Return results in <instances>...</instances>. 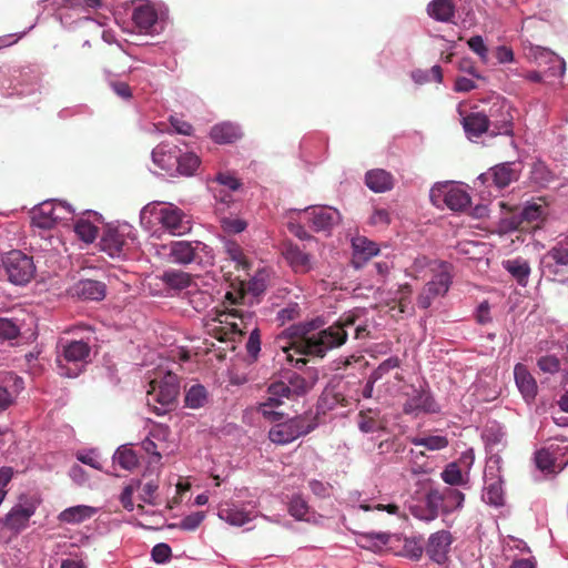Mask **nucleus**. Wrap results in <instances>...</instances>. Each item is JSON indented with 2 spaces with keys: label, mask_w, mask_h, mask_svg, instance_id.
Wrapping results in <instances>:
<instances>
[{
  "label": "nucleus",
  "mask_w": 568,
  "mask_h": 568,
  "mask_svg": "<svg viewBox=\"0 0 568 568\" xmlns=\"http://www.w3.org/2000/svg\"><path fill=\"white\" fill-rule=\"evenodd\" d=\"M365 316L364 308H354L344 313L335 324L317 333L313 331L322 325L320 318L291 325L286 333L294 341L290 346H283L285 359L295 367H302L305 359L301 356L324 357L328 351L346 342L349 327H354L355 338L366 337L368 332Z\"/></svg>",
  "instance_id": "f257e3e1"
},
{
  "label": "nucleus",
  "mask_w": 568,
  "mask_h": 568,
  "mask_svg": "<svg viewBox=\"0 0 568 568\" xmlns=\"http://www.w3.org/2000/svg\"><path fill=\"white\" fill-rule=\"evenodd\" d=\"M180 393V383L176 374L159 368L150 379L146 403L153 406L156 415H164L175 402Z\"/></svg>",
  "instance_id": "f03ea898"
},
{
  "label": "nucleus",
  "mask_w": 568,
  "mask_h": 568,
  "mask_svg": "<svg viewBox=\"0 0 568 568\" xmlns=\"http://www.w3.org/2000/svg\"><path fill=\"white\" fill-rule=\"evenodd\" d=\"M152 217L161 223L162 233L170 236H182L190 230L189 221H184L183 212L172 204L166 205L161 202L146 204L140 213L141 223L150 224Z\"/></svg>",
  "instance_id": "7ed1b4c3"
},
{
  "label": "nucleus",
  "mask_w": 568,
  "mask_h": 568,
  "mask_svg": "<svg viewBox=\"0 0 568 568\" xmlns=\"http://www.w3.org/2000/svg\"><path fill=\"white\" fill-rule=\"evenodd\" d=\"M91 348L89 344L80 341H61L58 345L57 367L63 377H78L88 363Z\"/></svg>",
  "instance_id": "20e7f679"
},
{
  "label": "nucleus",
  "mask_w": 568,
  "mask_h": 568,
  "mask_svg": "<svg viewBox=\"0 0 568 568\" xmlns=\"http://www.w3.org/2000/svg\"><path fill=\"white\" fill-rule=\"evenodd\" d=\"M503 209H508L510 216L504 219V223L513 230L519 231H536L540 229L546 212V205L540 203H527L525 206L508 207L506 203L501 202Z\"/></svg>",
  "instance_id": "39448f33"
},
{
  "label": "nucleus",
  "mask_w": 568,
  "mask_h": 568,
  "mask_svg": "<svg viewBox=\"0 0 568 568\" xmlns=\"http://www.w3.org/2000/svg\"><path fill=\"white\" fill-rule=\"evenodd\" d=\"M535 464L547 474L560 473L568 465V442L556 439L535 453Z\"/></svg>",
  "instance_id": "423d86ee"
},
{
  "label": "nucleus",
  "mask_w": 568,
  "mask_h": 568,
  "mask_svg": "<svg viewBox=\"0 0 568 568\" xmlns=\"http://www.w3.org/2000/svg\"><path fill=\"white\" fill-rule=\"evenodd\" d=\"M300 220L317 233L329 235L341 223L342 216L337 209L327 205H312L300 212Z\"/></svg>",
  "instance_id": "0eeeda50"
},
{
  "label": "nucleus",
  "mask_w": 568,
  "mask_h": 568,
  "mask_svg": "<svg viewBox=\"0 0 568 568\" xmlns=\"http://www.w3.org/2000/svg\"><path fill=\"white\" fill-rule=\"evenodd\" d=\"M138 231L126 222L106 223L101 233L100 248H134Z\"/></svg>",
  "instance_id": "6e6552de"
},
{
  "label": "nucleus",
  "mask_w": 568,
  "mask_h": 568,
  "mask_svg": "<svg viewBox=\"0 0 568 568\" xmlns=\"http://www.w3.org/2000/svg\"><path fill=\"white\" fill-rule=\"evenodd\" d=\"M6 272L11 283L24 285L30 282L36 272V266L31 256L23 251H8L2 258Z\"/></svg>",
  "instance_id": "1a4fd4ad"
},
{
  "label": "nucleus",
  "mask_w": 568,
  "mask_h": 568,
  "mask_svg": "<svg viewBox=\"0 0 568 568\" xmlns=\"http://www.w3.org/2000/svg\"><path fill=\"white\" fill-rule=\"evenodd\" d=\"M430 200L437 206L444 203L452 211H464L470 205L469 194L454 184H444L432 189Z\"/></svg>",
  "instance_id": "9d476101"
},
{
  "label": "nucleus",
  "mask_w": 568,
  "mask_h": 568,
  "mask_svg": "<svg viewBox=\"0 0 568 568\" xmlns=\"http://www.w3.org/2000/svg\"><path fill=\"white\" fill-rule=\"evenodd\" d=\"M440 410L428 387H412L407 393V399L403 405V412L407 415L435 414Z\"/></svg>",
  "instance_id": "9b49d317"
},
{
  "label": "nucleus",
  "mask_w": 568,
  "mask_h": 568,
  "mask_svg": "<svg viewBox=\"0 0 568 568\" xmlns=\"http://www.w3.org/2000/svg\"><path fill=\"white\" fill-rule=\"evenodd\" d=\"M38 501L27 495L19 496L18 503L4 517V526L14 531L27 528L30 518L36 514Z\"/></svg>",
  "instance_id": "f8f14e48"
},
{
  "label": "nucleus",
  "mask_w": 568,
  "mask_h": 568,
  "mask_svg": "<svg viewBox=\"0 0 568 568\" xmlns=\"http://www.w3.org/2000/svg\"><path fill=\"white\" fill-rule=\"evenodd\" d=\"M313 426L304 424L302 417H294L285 423H280L271 428L268 438L274 444L286 445L301 436L307 435L313 430Z\"/></svg>",
  "instance_id": "ddd939ff"
},
{
  "label": "nucleus",
  "mask_w": 568,
  "mask_h": 568,
  "mask_svg": "<svg viewBox=\"0 0 568 568\" xmlns=\"http://www.w3.org/2000/svg\"><path fill=\"white\" fill-rule=\"evenodd\" d=\"M293 396L287 388L285 381H276L267 387V398L258 406V412L272 422L281 420L283 414L275 410L276 407L283 404L284 398H292Z\"/></svg>",
  "instance_id": "4468645a"
},
{
  "label": "nucleus",
  "mask_w": 568,
  "mask_h": 568,
  "mask_svg": "<svg viewBox=\"0 0 568 568\" xmlns=\"http://www.w3.org/2000/svg\"><path fill=\"white\" fill-rule=\"evenodd\" d=\"M542 275L565 283L568 278V251H547L540 260Z\"/></svg>",
  "instance_id": "2eb2a0df"
},
{
  "label": "nucleus",
  "mask_w": 568,
  "mask_h": 568,
  "mask_svg": "<svg viewBox=\"0 0 568 568\" xmlns=\"http://www.w3.org/2000/svg\"><path fill=\"white\" fill-rule=\"evenodd\" d=\"M498 464V460L494 462ZM483 500L494 507L504 505L503 481L498 465L488 464L484 473Z\"/></svg>",
  "instance_id": "dca6fc26"
},
{
  "label": "nucleus",
  "mask_w": 568,
  "mask_h": 568,
  "mask_svg": "<svg viewBox=\"0 0 568 568\" xmlns=\"http://www.w3.org/2000/svg\"><path fill=\"white\" fill-rule=\"evenodd\" d=\"M489 128H493V134H510L513 132V115L510 108L505 101L495 102L490 109Z\"/></svg>",
  "instance_id": "f3484780"
},
{
  "label": "nucleus",
  "mask_w": 568,
  "mask_h": 568,
  "mask_svg": "<svg viewBox=\"0 0 568 568\" xmlns=\"http://www.w3.org/2000/svg\"><path fill=\"white\" fill-rule=\"evenodd\" d=\"M54 200L40 203L31 210V224L38 232H48L59 223L55 214Z\"/></svg>",
  "instance_id": "a211bd4d"
},
{
  "label": "nucleus",
  "mask_w": 568,
  "mask_h": 568,
  "mask_svg": "<svg viewBox=\"0 0 568 568\" xmlns=\"http://www.w3.org/2000/svg\"><path fill=\"white\" fill-rule=\"evenodd\" d=\"M453 538L449 531L439 530L428 538L426 552L430 560L436 564H444L447 559Z\"/></svg>",
  "instance_id": "6ab92c4d"
},
{
  "label": "nucleus",
  "mask_w": 568,
  "mask_h": 568,
  "mask_svg": "<svg viewBox=\"0 0 568 568\" xmlns=\"http://www.w3.org/2000/svg\"><path fill=\"white\" fill-rule=\"evenodd\" d=\"M217 516L231 526L242 527L252 521L257 513L246 509L243 505L225 504L219 508Z\"/></svg>",
  "instance_id": "aec40b11"
},
{
  "label": "nucleus",
  "mask_w": 568,
  "mask_h": 568,
  "mask_svg": "<svg viewBox=\"0 0 568 568\" xmlns=\"http://www.w3.org/2000/svg\"><path fill=\"white\" fill-rule=\"evenodd\" d=\"M514 378L516 386L525 402L531 403L535 400L538 393V385L526 365L521 363L515 365Z\"/></svg>",
  "instance_id": "412c9836"
},
{
  "label": "nucleus",
  "mask_w": 568,
  "mask_h": 568,
  "mask_svg": "<svg viewBox=\"0 0 568 568\" xmlns=\"http://www.w3.org/2000/svg\"><path fill=\"white\" fill-rule=\"evenodd\" d=\"M520 171V162H505L491 168L489 174L494 184L499 189H504L519 179Z\"/></svg>",
  "instance_id": "4be33fe9"
},
{
  "label": "nucleus",
  "mask_w": 568,
  "mask_h": 568,
  "mask_svg": "<svg viewBox=\"0 0 568 568\" xmlns=\"http://www.w3.org/2000/svg\"><path fill=\"white\" fill-rule=\"evenodd\" d=\"M452 265L447 262L438 263L436 273L426 284L427 292L437 296L445 295L452 285Z\"/></svg>",
  "instance_id": "5701e85b"
},
{
  "label": "nucleus",
  "mask_w": 568,
  "mask_h": 568,
  "mask_svg": "<svg viewBox=\"0 0 568 568\" xmlns=\"http://www.w3.org/2000/svg\"><path fill=\"white\" fill-rule=\"evenodd\" d=\"M98 513V508L88 505L68 507L58 515L62 524L79 525L91 519Z\"/></svg>",
  "instance_id": "b1692460"
},
{
  "label": "nucleus",
  "mask_w": 568,
  "mask_h": 568,
  "mask_svg": "<svg viewBox=\"0 0 568 568\" xmlns=\"http://www.w3.org/2000/svg\"><path fill=\"white\" fill-rule=\"evenodd\" d=\"M180 149L175 145L161 143L152 151L153 162L162 170L170 172L175 168Z\"/></svg>",
  "instance_id": "393cba45"
},
{
  "label": "nucleus",
  "mask_w": 568,
  "mask_h": 568,
  "mask_svg": "<svg viewBox=\"0 0 568 568\" xmlns=\"http://www.w3.org/2000/svg\"><path fill=\"white\" fill-rule=\"evenodd\" d=\"M242 135L240 126L231 122L215 124L210 131L211 139L219 144L235 143Z\"/></svg>",
  "instance_id": "a878e982"
},
{
  "label": "nucleus",
  "mask_w": 568,
  "mask_h": 568,
  "mask_svg": "<svg viewBox=\"0 0 568 568\" xmlns=\"http://www.w3.org/2000/svg\"><path fill=\"white\" fill-rule=\"evenodd\" d=\"M68 232L73 231L77 239L85 245H91L101 236L100 229L91 221L80 217L74 221L72 227H68Z\"/></svg>",
  "instance_id": "bb28decb"
},
{
  "label": "nucleus",
  "mask_w": 568,
  "mask_h": 568,
  "mask_svg": "<svg viewBox=\"0 0 568 568\" xmlns=\"http://www.w3.org/2000/svg\"><path fill=\"white\" fill-rule=\"evenodd\" d=\"M132 20L140 32L150 33L158 21V13L150 4L134 8Z\"/></svg>",
  "instance_id": "cd10ccee"
},
{
  "label": "nucleus",
  "mask_w": 568,
  "mask_h": 568,
  "mask_svg": "<svg viewBox=\"0 0 568 568\" xmlns=\"http://www.w3.org/2000/svg\"><path fill=\"white\" fill-rule=\"evenodd\" d=\"M427 13L439 22H452L456 13L454 0H433L428 3Z\"/></svg>",
  "instance_id": "c85d7f7f"
},
{
  "label": "nucleus",
  "mask_w": 568,
  "mask_h": 568,
  "mask_svg": "<svg viewBox=\"0 0 568 568\" xmlns=\"http://www.w3.org/2000/svg\"><path fill=\"white\" fill-rule=\"evenodd\" d=\"M365 183L369 190L376 193H382L393 187L394 180L389 172L382 169H375L366 173Z\"/></svg>",
  "instance_id": "c756f323"
},
{
  "label": "nucleus",
  "mask_w": 568,
  "mask_h": 568,
  "mask_svg": "<svg viewBox=\"0 0 568 568\" xmlns=\"http://www.w3.org/2000/svg\"><path fill=\"white\" fill-rule=\"evenodd\" d=\"M463 126L469 136L478 138L489 130V119L483 112H471L463 119Z\"/></svg>",
  "instance_id": "7c9ffc66"
},
{
  "label": "nucleus",
  "mask_w": 568,
  "mask_h": 568,
  "mask_svg": "<svg viewBox=\"0 0 568 568\" xmlns=\"http://www.w3.org/2000/svg\"><path fill=\"white\" fill-rule=\"evenodd\" d=\"M75 294L84 300L101 301L105 296V285L99 281L83 280L77 284Z\"/></svg>",
  "instance_id": "2f4dec72"
},
{
  "label": "nucleus",
  "mask_w": 568,
  "mask_h": 568,
  "mask_svg": "<svg viewBox=\"0 0 568 568\" xmlns=\"http://www.w3.org/2000/svg\"><path fill=\"white\" fill-rule=\"evenodd\" d=\"M503 266L507 270L517 283L521 286H526L530 274V267L526 260L517 257L514 260H506L503 262Z\"/></svg>",
  "instance_id": "473e14b6"
},
{
  "label": "nucleus",
  "mask_w": 568,
  "mask_h": 568,
  "mask_svg": "<svg viewBox=\"0 0 568 568\" xmlns=\"http://www.w3.org/2000/svg\"><path fill=\"white\" fill-rule=\"evenodd\" d=\"M287 388L290 389L291 395L302 396L306 394L315 384L316 375L313 374L310 379L304 378L303 376L291 373L286 376Z\"/></svg>",
  "instance_id": "72a5a7b5"
},
{
  "label": "nucleus",
  "mask_w": 568,
  "mask_h": 568,
  "mask_svg": "<svg viewBox=\"0 0 568 568\" xmlns=\"http://www.w3.org/2000/svg\"><path fill=\"white\" fill-rule=\"evenodd\" d=\"M538 368L546 374H556L561 372L564 378L568 376V359L564 362L555 355H544L537 361Z\"/></svg>",
  "instance_id": "f704fd0d"
},
{
  "label": "nucleus",
  "mask_w": 568,
  "mask_h": 568,
  "mask_svg": "<svg viewBox=\"0 0 568 568\" xmlns=\"http://www.w3.org/2000/svg\"><path fill=\"white\" fill-rule=\"evenodd\" d=\"M443 497V514L448 515L456 510H459L464 506L465 495L460 490L446 487L442 491Z\"/></svg>",
  "instance_id": "c9c22d12"
},
{
  "label": "nucleus",
  "mask_w": 568,
  "mask_h": 568,
  "mask_svg": "<svg viewBox=\"0 0 568 568\" xmlns=\"http://www.w3.org/2000/svg\"><path fill=\"white\" fill-rule=\"evenodd\" d=\"M400 364L402 361L398 356H389L383 361L369 375L373 377V381H381L392 371H396L394 378L398 382H402L404 379L403 373L397 371L400 367Z\"/></svg>",
  "instance_id": "e433bc0d"
},
{
  "label": "nucleus",
  "mask_w": 568,
  "mask_h": 568,
  "mask_svg": "<svg viewBox=\"0 0 568 568\" xmlns=\"http://www.w3.org/2000/svg\"><path fill=\"white\" fill-rule=\"evenodd\" d=\"M409 442L414 446L425 447L432 452L445 449L449 445L447 436L444 435L414 436Z\"/></svg>",
  "instance_id": "4c0bfd02"
},
{
  "label": "nucleus",
  "mask_w": 568,
  "mask_h": 568,
  "mask_svg": "<svg viewBox=\"0 0 568 568\" xmlns=\"http://www.w3.org/2000/svg\"><path fill=\"white\" fill-rule=\"evenodd\" d=\"M209 399V394L206 388L201 384L192 385L186 392L184 396L185 407L191 409L202 408Z\"/></svg>",
  "instance_id": "58836bf2"
},
{
  "label": "nucleus",
  "mask_w": 568,
  "mask_h": 568,
  "mask_svg": "<svg viewBox=\"0 0 568 568\" xmlns=\"http://www.w3.org/2000/svg\"><path fill=\"white\" fill-rule=\"evenodd\" d=\"M169 434L168 427H155L151 433L150 437H146L142 443L141 447L142 449L150 455H153L156 460L161 458V453L159 452V445L155 440L164 439L166 435Z\"/></svg>",
  "instance_id": "ea45409f"
},
{
  "label": "nucleus",
  "mask_w": 568,
  "mask_h": 568,
  "mask_svg": "<svg viewBox=\"0 0 568 568\" xmlns=\"http://www.w3.org/2000/svg\"><path fill=\"white\" fill-rule=\"evenodd\" d=\"M282 255L295 272H306L311 267L310 255L305 251H282Z\"/></svg>",
  "instance_id": "a19ab883"
},
{
  "label": "nucleus",
  "mask_w": 568,
  "mask_h": 568,
  "mask_svg": "<svg viewBox=\"0 0 568 568\" xmlns=\"http://www.w3.org/2000/svg\"><path fill=\"white\" fill-rule=\"evenodd\" d=\"M389 541L386 532H366L359 536L358 545L368 550L378 551Z\"/></svg>",
  "instance_id": "79ce46f5"
},
{
  "label": "nucleus",
  "mask_w": 568,
  "mask_h": 568,
  "mask_svg": "<svg viewBox=\"0 0 568 568\" xmlns=\"http://www.w3.org/2000/svg\"><path fill=\"white\" fill-rule=\"evenodd\" d=\"M161 278L169 287L178 291L186 288L191 283V277L187 273L175 270L165 271Z\"/></svg>",
  "instance_id": "37998d69"
},
{
  "label": "nucleus",
  "mask_w": 568,
  "mask_h": 568,
  "mask_svg": "<svg viewBox=\"0 0 568 568\" xmlns=\"http://www.w3.org/2000/svg\"><path fill=\"white\" fill-rule=\"evenodd\" d=\"M288 513L296 520L311 521L310 507L301 495H294L288 504Z\"/></svg>",
  "instance_id": "c03bdc74"
},
{
  "label": "nucleus",
  "mask_w": 568,
  "mask_h": 568,
  "mask_svg": "<svg viewBox=\"0 0 568 568\" xmlns=\"http://www.w3.org/2000/svg\"><path fill=\"white\" fill-rule=\"evenodd\" d=\"M200 165V159L194 153H178L176 171L182 175H192Z\"/></svg>",
  "instance_id": "a18cd8bd"
},
{
  "label": "nucleus",
  "mask_w": 568,
  "mask_h": 568,
  "mask_svg": "<svg viewBox=\"0 0 568 568\" xmlns=\"http://www.w3.org/2000/svg\"><path fill=\"white\" fill-rule=\"evenodd\" d=\"M113 459L125 470H132L139 463L136 454L126 446L119 447L113 455Z\"/></svg>",
  "instance_id": "49530a36"
},
{
  "label": "nucleus",
  "mask_w": 568,
  "mask_h": 568,
  "mask_svg": "<svg viewBox=\"0 0 568 568\" xmlns=\"http://www.w3.org/2000/svg\"><path fill=\"white\" fill-rule=\"evenodd\" d=\"M440 477L450 486H464L467 483L457 463H449L446 465Z\"/></svg>",
  "instance_id": "de8ad7c7"
},
{
  "label": "nucleus",
  "mask_w": 568,
  "mask_h": 568,
  "mask_svg": "<svg viewBox=\"0 0 568 568\" xmlns=\"http://www.w3.org/2000/svg\"><path fill=\"white\" fill-rule=\"evenodd\" d=\"M204 518V511H195L190 515H186L179 523L170 525V527L181 529L184 531H194L199 528Z\"/></svg>",
  "instance_id": "09e8293b"
},
{
  "label": "nucleus",
  "mask_w": 568,
  "mask_h": 568,
  "mask_svg": "<svg viewBox=\"0 0 568 568\" xmlns=\"http://www.w3.org/2000/svg\"><path fill=\"white\" fill-rule=\"evenodd\" d=\"M268 278L270 272L266 268L258 270L248 282V291L251 292V295H261L267 287Z\"/></svg>",
  "instance_id": "8fccbe9b"
},
{
  "label": "nucleus",
  "mask_w": 568,
  "mask_h": 568,
  "mask_svg": "<svg viewBox=\"0 0 568 568\" xmlns=\"http://www.w3.org/2000/svg\"><path fill=\"white\" fill-rule=\"evenodd\" d=\"M20 335V325L12 318L0 317V338L16 339Z\"/></svg>",
  "instance_id": "3c124183"
},
{
  "label": "nucleus",
  "mask_w": 568,
  "mask_h": 568,
  "mask_svg": "<svg viewBox=\"0 0 568 568\" xmlns=\"http://www.w3.org/2000/svg\"><path fill=\"white\" fill-rule=\"evenodd\" d=\"M426 508L430 511L432 516L438 517L439 511L443 513V497L442 491L432 489L426 494L425 504Z\"/></svg>",
  "instance_id": "603ef678"
},
{
  "label": "nucleus",
  "mask_w": 568,
  "mask_h": 568,
  "mask_svg": "<svg viewBox=\"0 0 568 568\" xmlns=\"http://www.w3.org/2000/svg\"><path fill=\"white\" fill-rule=\"evenodd\" d=\"M38 236L45 242V246L49 245L52 248L65 245L62 232L57 229H51L48 232H38Z\"/></svg>",
  "instance_id": "864d4df0"
},
{
  "label": "nucleus",
  "mask_w": 568,
  "mask_h": 568,
  "mask_svg": "<svg viewBox=\"0 0 568 568\" xmlns=\"http://www.w3.org/2000/svg\"><path fill=\"white\" fill-rule=\"evenodd\" d=\"M139 487L140 480H131V483L123 488L120 495V501L128 511H132L134 509L132 496L134 491L139 489Z\"/></svg>",
  "instance_id": "5fc2aeb1"
},
{
  "label": "nucleus",
  "mask_w": 568,
  "mask_h": 568,
  "mask_svg": "<svg viewBox=\"0 0 568 568\" xmlns=\"http://www.w3.org/2000/svg\"><path fill=\"white\" fill-rule=\"evenodd\" d=\"M246 352L254 361L258 357L261 351V333L258 328L251 331L245 345Z\"/></svg>",
  "instance_id": "6e6d98bb"
},
{
  "label": "nucleus",
  "mask_w": 568,
  "mask_h": 568,
  "mask_svg": "<svg viewBox=\"0 0 568 568\" xmlns=\"http://www.w3.org/2000/svg\"><path fill=\"white\" fill-rule=\"evenodd\" d=\"M172 555L171 547L168 544L161 542L152 548L151 557L156 564H164L170 560Z\"/></svg>",
  "instance_id": "4d7b16f0"
},
{
  "label": "nucleus",
  "mask_w": 568,
  "mask_h": 568,
  "mask_svg": "<svg viewBox=\"0 0 568 568\" xmlns=\"http://www.w3.org/2000/svg\"><path fill=\"white\" fill-rule=\"evenodd\" d=\"M300 311L297 303H291L277 312L276 320L284 325L285 323L297 318L300 316Z\"/></svg>",
  "instance_id": "13d9d810"
},
{
  "label": "nucleus",
  "mask_w": 568,
  "mask_h": 568,
  "mask_svg": "<svg viewBox=\"0 0 568 568\" xmlns=\"http://www.w3.org/2000/svg\"><path fill=\"white\" fill-rule=\"evenodd\" d=\"M158 488H159V486L154 480H150L144 484L140 483V487H139V489H141L140 499L145 504L153 505L154 498H155V493H156Z\"/></svg>",
  "instance_id": "bf43d9fd"
},
{
  "label": "nucleus",
  "mask_w": 568,
  "mask_h": 568,
  "mask_svg": "<svg viewBox=\"0 0 568 568\" xmlns=\"http://www.w3.org/2000/svg\"><path fill=\"white\" fill-rule=\"evenodd\" d=\"M222 229L227 234H237L246 229V222L240 219H223Z\"/></svg>",
  "instance_id": "052dcab7"
},
{
  "label": "nucleus",
  "mask_w": 568,
  "mask_h": 568,
  "mask_svg": "<svg viewBox=\"0 0 568 568\" xmlns=\"http://www.w3.org/2000/svg\"><path fill=\"white\" fill-rule=\"evenodd\" d=\"M542 55L547 58V61L551 64L549 70L552 75H562L565 72V61L552 52L544 51Z\"/></svg>",
  "instance_id": "680f3d73"
},
{
  "label": "nucleus",
  "mask_w": 568,
  "mask_h": 568,
  "mask_svg": "<svg viewBox=\"0 0 568 568\" xmlns=\"http://www.w3.org/2000/svg\"><path fill=\"white\" fill-rule=\"evenodd\" d=\"M77 458L82 464H85L94 469H100L101 463L98 453L94 449L88 452H79Z\"/></svg>",
  "instance_id": "e2e57ef3"
},
{
  "label": "nucleus",
  "mask_w": 568,
  "mask_h": 568,
  "mask_svg": "<svg viewBox=\"0 0 568 568\" xmlns=\"http://www.w3.org/2000/svg\"><path fill=\"white\" fill-rule=\"evenodd\" d=\"M54 206H55V214L58 217L59 223H62L64 221H69L72 219L74 210L70 204L67 202H62L59 200H54Z\"/></svg>",
  "instance_id": "0e129e2a"
},
{
  "label": "nucleus",
  "mask_w": 568,
  "mask_h": 568,
  "mask_svg": "<svg viewBox=\"0 0 568 568\" xmlns=\"http://www.w3.org/2000/svg\"><path fill=\"white\" fill-rule=\"evenodd\" d=\"M195 260V251H171L169 261L176 264H190Z\"/></svg>",
  "instance_id": "69168bd1"
},
{
  "label": "nucleus",
  "mask_w": 568,
  "mask_h": 568,
  "mask_svg": "<svg viewBox=\"0 0 568 568\" xmlns=\"http://www.w3.org/2000/svg\"><path fill=\"white\" fill-rule=\"evenodd\" d=\"M467 44L469 49L478 54L481 59L487 58L488 49L484 43V39L481 36H474L468 41Z\"/></svg>",
  "instance_id": "338daca9"
},
{
  "label": "nucleus",
  "mask_w": 568,
  "mask_h": 568,
  "mask_svg": "<svg viewBox=\"0 0 568 568\" xmlns=\"http://www.w3.org/2000/svg\"><path fill=\"white\" fill-rule=\"evenodd\" d=\"M358 428L362 433H375L381 429V424L373 417H367L361 413V419L358 422Z\"/></svg>",
  "instance_id": "774afa93"
}]
</instances>
